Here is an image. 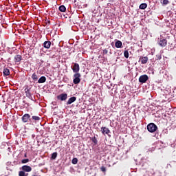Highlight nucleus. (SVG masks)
<instances>
[{
  "mask_svg": "<svg viewBox=\"0 0 176 176\" xmlns=\"http://www.w3.org/2000/svg\"><path fill=\"white\" fill-rule=\"evenodd\" d=\"M147 130L149 133H155L157 130V126L155 123H150L147 125Z\"/></svg>",
  "mask_w": 176,
  "mask_h": 176,
  "instance_id": "obj_1",
  "label": "nucleus"
},
{
  "mask_svg": "<svg viewBox=\"0 0 176 176\" xmlns=\"http://www.w3.org/2000/svg\"><path fill=\"white\" fill-rule=\"evenodd\" d=\"M80 76H81L79 73H75L74 74L73 83H74V85H79V83H80Z\"/></svg>",
  "mask_w": 176,
  "mask_h": 176,
  "instance_id": "obj_2",
  "label": "nucleus"
},
{
  "mask_svg": "<svg viewBox=\"0 0 176 176\" xmlns=\"http://www.w3.org/2000/svg\"><path fill=\"white\" fill-rule=\"evenodd\" d=\"M148 79L149 78L148 77V75L144 74L140 76L139 82L140 83H146Z\"/></svg>",
  "mask_w": 176,
  "mask_h": 176,
  "instance_id": "obj_3",
  "label": "nucleus"
},
{
  "mask_svg": "<svg viewBox=\"0 0 176 176\" xmlns=\"http://www.w3.org/2000/svg\"><path fill=\"white\" fill-rule=\"evenodd\" d=\"M21 170H23L25 173H31V171H32V168L28 165H23Z\"/></svg>",
  "mask_w": 176,
  "mask_h": 176,
  "instance_id": "obj_4",
  "label": "nucleus"
},
{
  "mask_svg": "<svg viewBox=\"0 0 176 176\" xmlns=\"http://www.w3.org/2000/svg\"><path fill=\"white\" fill-rule=\"evenodd\" d=\"M68 98V94H61L57 96V99L60 100V101H65Z\"/></svg>",
  "mask_w": 176,
  "mask_h": 176,
  "instance_id": "obj_5",
  "label": "nucleus"
},
{
  "mask_svg": "<svg viewBox=\"0 0 176 176\" xmlns=\"http://www.w3.org/2000/svg\"><path fill=\"white\" fill-rule=\"evenodd\" d=\"M80 69V67H79V64L74 63L72 68L73 72H74V74H79Z\"/></svg>",
  "mask_w": 176,
  "mask_h": 176,
  "instance_id": "obj_6",
  "label": "nucleus"
},
{
  "mask_svg": "<svg viewBox=\"0 0 176 176\" xmlns=\"http://www.w3.org/2000/svg\"><path fill=\"white\" fill-rule=\"evenodd\" d=\"M158 43L160 45V46H161L162 47H164L167 46V41L164 38H160Z\"/></svg>",
  "mask_w": 176,
  "mask_h": 176,
  "instance_id": "obj_7",
  "label": "nucleus"
},
{
  "mask_svg": "<svg viewBox=\"0 0 176 176\" xmlns=\"http://www.w3.org/2000/svg\"><path fill=\"white\" fill-rule=\"evenodd\" d=\"M30 118H31V116H30L28 113H25L22 117V122H23V123H27V122H28L30 120Z\"/></svg>",
  "mask_w": 176,
  "mask_h": 176,
  "instance_id": "obj_8",
  "label": "nucleus"
},
{
  "mask_svg": "<svg viewBox=\"0 0 176 176\" xmlns=\"http://www.w3.org/2000/svg\"><path fill=\"white\" fill-rule=\"evenodd\" d=\"M101 132L102 133L105 135V134H109L111 133V131H109V129L107 128V127H104L102 126L101 128Z\"/></svg>",
  "mask_w": 176,
  "mask_h": 176,
  "instance_id": "obj_9",
  "label": "nucleus"
},
{
  "mask_svg": "<svg viewBox=\"0 0 176 176\" xmlns=\"http://www.w3.org/2000/svg\"><path fill=\"white\" fill-rule=\"evenodd\" d=\"M50 46H52V42L50 41H45L43 43V47L45 49H50Z\"/></svg>",
  "mask_w": 176,
  "mask_h": 176,
  "instance_id": "obj_10",
  "label": "nucleus"
},
{
  "mask_svg": "<svg viewBox=\"0 0 176 176\" xmlns=\"http://www.w3.org/2000/svg\"><path fill=\"white\" fill-rule=\"evenodd\" d=\"M75 101H76V97L73 96V97L70 98L67 100V105H69V104H72V102H75Z\"/></svg>",
  "mask_w": 176,
  "mask_h": 176,
  "instance_id": "obj_11",
  "label": "nucleus"
},
{
  "mask_svg": "<svg viewBox=\"0 0 176 176\" xmlns=\"http://www.w3.org/2000/svg\"><path fill=\"white\" fill-rule=\"evenodd\" d=\"M140 61L141 62V64H146V63H148V57H140Z\"/></svg>",
  "mask_w": 176,
  "mask_h": 176,
  "instance_id": "obj_12",
  "label": "nucleus"
},
{
  "mask_svg": "<svg viewBox=\"0 0 176 176\" xmlns=\"http://www.w3.org/2000/svg\"><path fill=\"white\" fill-rule=\"evenodd\" d=\"M21 58H22L21 55H19V54L16 55L14 56L15 63H20L21 61Z\"/></svg>",
  "mask_w": 176,
  "mask_h": 176,
  "instance_id": "obj_13",
  "label": "nucleus"
},
{
  "mask_svg": "<svg viewBox=\"0 0 176 176\" xmlns=\"http://www.w3.org/2000/svg\"><path fill=\"white\" fill-rule=\"evenodd\" d=\"M45 82H46V77L45 76H41L38 80V83H45Z\"/></svg>",
  "mask_w": 176,
  "mask_h": 176,
  "instance_id": "obj_14",
  "label": "nucleus"
},
{
  "mask_svg": "<svg viewBox=\"0 0 176 176\" xmlns=\"http://www.w3.org/2000/svg\"><path fill=\"white\" fill-rule=\"evenodd\" d=\"M122 41H118L116 42V43H115V46H116V47H117L118 49L122 47Z\"/></svg>",
  "mask_w": 176,
  "mask_h": 176,
  "instance_id": "obj_15",
  "label": "nucleus"
},
{
  "mask_svg": "<svg viewBox=\"0 0 176 176\" xmlns=\"http://www.w3.org/2000/svg\"><path fill=\"white\" fill-rule=\"evenodd\" d=\"M3 72L6 76H9V75H10V71L9 69H4Z\"/></svg>",
  "mask_w": 176,
  "mask_h": 176,
  "instance_id": "obj_16",
  "label": "nucleus"
},
{
  "mask_svg": "<svg viewBox=\"0 0 176 176\" xmlns=\"http://www.w3.org/2000/svg\"><path fill=\"white\" fill-rule=\"evenodd\" d=\"M25 94H26V97H28V98H32V95L31 94L30 89H27L25 91Z\"/></svg>",
  "mask_w": 176,
  "mask_h": 176,
  "instance_id": "obj_17",
  "label": "nucleus"
},
{
  "mask_svg": "<svg viewBox=\"0 0 176 176\" xmlns=\"http://www.w3.org/2000/svg\"><path fill=\"white\" fill-rule=\"evenodd\" d=\"M29 175L28 173H25V172H24V170H20L19 172V176H28Z\"/></svg>",
  "mask_w": 176,
  "mask_h": 176,
  "instance_id": "obj_18",
  "label": "nucleus"
},
{
  "mask_svg": "<svg viewBox=\"0 0 176 176\" xmlns=\"http://www.w3.org/2000/svg\"><path fill=\"white\" fill-rule=\"evenodd\" d=\"M139 8H140V9H142V10L146 9V8H148V5L145 3H143L140 4Z\"/></svg>",
  "mask_w": 176,
  "mask_h": 176,
  "instance_id": "obj_19",
  "label": "nucleus"
},
{
  "mask_svg": "<svg viewBox=\"0 0 176 176\" xmlns=\"http://www.w3.org/2000/svg\"><path fill=\"white\" fill-rule=\"evenodd\" d=\"M161 3L163 6L166 5H168L170 3V1L168 0H161Z\"/></svg>",
  "mask_w": 176,
  "mask_h": 176,
  "instance_id": "obj_20",
  "label": "nucleus"
},
{
  "mask_svg": "<svg viewBox=\"0 0 176 176\" xmlns=\"http://www.w3.org/2000/svg\"><path fill=\"white\" fill-rule=\"evenodd\" d=\"M59 10H60V12H64L67 10V8L64 6L62 5L60 6H59Z\"/></svg>",
  "mask_w": 176,
  "mask_h": 176,
  "instance_id": "obj_21",
  "label": "nucleus"
},
{
  "mask_svg": "<svg viewBox=\"0 0 176 176\" xmlns=\"http://www.w3.org/2000/svg\"><path fill=\"white\" fill-rule=\"evenodd\" d=\"M91 141L94 143V145H97L98 141L97 140V138H96V136L93 137L91 138Z\"/></svg>",
  "mask_w": 176,
  "mask_h": 176,
  "instance_id": "obj_22",
  "label": "nucleus"
},
{
  "mask_svg": "<svg viewBox=\"0 0 176 176\" xmlns=\"http://www.w3.org/2000/svg\"><path fill=\"white\" fill-rule=\"evenodd\" d=\"M32 79H33V80H38V76L36 75V74L34 73L32 75Z\"/></svg>",
  "mask_w": 176,
  "mask_h": 176,
  "instance_id": "obj_23",
  "label": "nucleus"
},
{
  "mask_svg": "<svg viewBox=\"0 0 176 176\" xmlns=\"http://www.w3.org/2000/svg\"><path fill=\"white\" fill-rule=\"evenodd\" d=\"M32 120H36V121L41 120V117H39V116H32Z\"/></svg>",
  "mask_w": 176,
  "mask_h": 176,
  "instance_id": "obj_24",
  "label": "nucleus"
},
{
  "mask_svg": "<svg viewBox=\"0 0 176 176\" xmlns=\"http://www.w3.org/2000/svg\"><path fill=\"white\" fill-rule=\"evenodd\" d=\"M28 162H30V160L28 158L23 159V160H21L22 164H25V163H28Z\"/></svg>",
  "mask_w": 176,
  "mask_h": 176,
  "instance_id": "obj_25",
  "label": "nucleus"
},
{
  "mask_svg": "<svg viewBox=\"0 0 176 176\" xmlns=\"http://www.w3.org/2000/svg\"><path fill=\"white\" fill-rule=\"evenodd\" d=\"M124 56L125 58H129V51L125 50L124 52Z\"/></svg>",
  "mask_w": 176,
  "mask_h": 176,
  "instance_id": "obj_26",
  "label": "nucleus"
},
{
  "mask_svg": "<svg viewBox=\"0 0 176 176\" xmlns=\"http://www.w3.org/2000/svg\"><path fill=\"white\" fill-rule=\"evenodd\" d=\"M72 163V164H78V158H73Z\"/></svg>",
  "mask_w": 176,
  "mask_h": 176,
  "instance_id": "obj_27",
  "label": "nucleus"
},
{
  "mask_svg": "<svg viewBox=\"0 0 176 176\" xmlns=\"http://www.w3.org/2000/svg\"><path fill=\"white\" fill-rule=\"evenodd\" d=\"M156 60H162V54H159L156 55Z\"/></svg>",
  "mask_w": 176,
  "mask_h": 176,
  "instance_id": "obj_28",
  "label": "nucleus"
},
{
  "mask_svg": "<svg viewBox=\"0 0 176 176\" xmlns=\"http://www.w3.org/2000/svg\"><path fill=\"white\" fill-rule=\"evenodd\" d=\"M100 170L102 173H105V171H107V168H105V166H102L100 167Z\"/></svg>",
  "mask_w": 176,
  "mask_h": 176,
  "instance_id": "obj_29",
  "label": "nucleus"
},
{
  "mask_svg": "<svg viewBox=\"0 0 176 176\" xmlns=\"http://www.w3.org/2000/svg\"><path fill=\"white\" fill-rule=\"evenodd\" d=\"M57 157V155H52L51 157V160H54Z\"/></svg>",
  "mask_w": 176,
  "mask_h": 176,
  "instance_id": "obj_30",
  "label": "nucleus"
},
{
  "mask_svg": "<svg viewBox=\"0 0 176 176\" xmlns=\"http://www.w3.org/2000/svg\"><path fill=\"white\" fill-rule=\"evenodd\" d=\"M103 54H108V50L107 49L103 50Z\"/></svg>",
  "mask_w": 176,
  "mask_h": 176,
  "instance_id": "obj_31",
  "label": "nucleus"
},
{
  "mask_svg": "<svg viewBox=\"0 0 176 176\" xmlns=\"http://www.w3.org/2000/svg\"><path fill=\"white\" fill-rule=\"evenodd\" d=\"M46 24H50V21H47Z\"/></svg>",
  "mask_w": 176,
  "mask_h": 176,
  "instance_id": "obj_32",
  "label": "nucleus"
},
{
  "mask_svg": "<svg viewBox=\"0 0 176 176\" xmlns=\"http://www.w3.org/2000/svg\"><path fill=\"white\" fill-rule=\"evenodd\" d=\"M52 155H57V153H53Z\"/></svg>",
  "mask_w": 176,
  "mask_h": 176,
  "instance_id": "obj_33",
  "label": "nucleus"
},
{
  "mask_svg": "<svg viewBox=\"0 0 176 176\" xmlns=\"http://www.w3.org/2000/svg\"><path fill=\"white\" fill-rule=\"evenodd\" d=\"M25 157H27V155H25Z\"/></svg>",
  "mask_w": 176,
  "mask_h": 176,
  "instance_id": "obj_34",
  "label": "nucleus"
},
{
  "mask_svg": "<svg viewBox=\"0 0 176 176\" xmlns=\"http://www.w3.org/2000/svg\"><path fill=\"white\" fill-rule=\"evenodd\" d=\"M52 104H56V102H52Z\"/></svg>",
  "mask_w": 176,
  "mask_h": 176,
  "instance_id": "obj_35",
  "label": "nucleus"
}]
</instances>
